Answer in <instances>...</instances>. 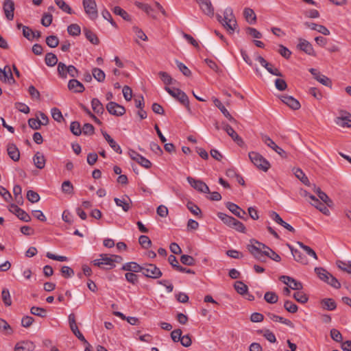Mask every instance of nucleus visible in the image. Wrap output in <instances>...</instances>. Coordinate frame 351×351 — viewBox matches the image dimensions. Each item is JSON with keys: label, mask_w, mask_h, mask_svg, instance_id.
<instances>
[{"label": "nucleus", "mask_w": 351, "mask_h": 351, "mask_svg": "<svg viewBox=\"0 0 351 351\" xmlns=\"http://www.w3.org/2000/svg\"><path fill=\"white\" fill-rule=\"evenodd\" d=\"M217 19L230 34H233L238 27L236 18L231 8H227L224 10L223 17L217 14Z\"/></svg>", "instance_id": "obj_1"}, {"label": "nucleus", "mask_w": 351, "mask_h": 351, "mask_svg": "<svg viewBox=\"0 0 351 351\" xmlns=\"http://www.w3.org/2000/svg\"><path fill=\"white\" fill-rule=\"evenodd\" d=\"M99 258L93 261V264L100 268L111 269L116 267V263L122 262L123 258L121 256L114 254H102Z\"/></svg>", "instance_id": "obj_2"}, {"label": "nucleus", "mask_w": 351, "mask_h": 351, "mask_svg": "<svg viewBox=\"0 0 351 351\" xmlns=\"http://www.w3.org/2000/svg\"><path fill=\"white\" fill-rule=\"evenodd\" d=\"M165 89L171 96L184 106L189 113L192 112L189 105V97L184 92L179 88H171L168 86H166Z\"/></svg>", "instance_id": "obj_3"}, {"label": "nucleus", "mask_w": 351, "mask_h": 351, "mask_svg": "<svg viewBox=\"0 0 351 351\" xmlns=\"http://www.w3.org/2000/svg\"><path fill=\"white\" fill-rule=\"evenodd\" d=\"M248 155L251 162L259 169L266 172L270 168L269 162L260 154L251 152Z\"/></svg>", "instance_id": "obj_4"}, {"label": "nucleus", "mask_w": 351, "mask_h": 351, "mask_svg": "<svg viewBox=\"0 0 351 351\" xmlns=\"http://www.w3.org/2000/svg\"><path fill=\"white\" fill-rule=\"evenodd\" d=\"M141 272L145 276L154 279L159 278L162 275L160 269L154 264H146L142 266Z\"/></svg>", "instance_id": "obj_5"}, {"label": "nucleus", "mask_w": 351, "mask_h": 351, "mask_svg": "<svg viewBox=\"0 0 351 351\" xmlns=\"http://www.w3.org/2000/svg\"><path fill=\"white\" fill-rule=\"evenodd\" d=\"M187 181L190 185L199 192L204 193H210V189L207 184L203 181L199 180H195L193 178L188 177Z\"/></svg>", "instance_id": "obj_6"}, {"label": "nucleus", "mask_w": 351, "mask_h": 351, "mask_svg": "<svg viewBox=\"0 0 351 351\" xmlns=\"http://www.w3.org/2000/svg\"><path fill=\"white\" fill-rule=\"evenodd\" d=\"M261 139L265 145H267L269 147L275 151L281 157L285 158L287 156V154L285 152V150L280 147L279 146H278L268 136L262 134Z\"/></svg>", "instance_id": "obj_7"}, {"label": "nucleus", "mask_w": 351, "mask_h": 351, "mask_svg": "<svg viewBox=\"0 0 351 351\" xmlns=\"http://www.w3.org/2000/svg\"><path fill=\"white\" fill-rule=\"evenodd\" d=\"M106 109L110 114L119 117L125 113V109L119 104L110 101L106 105Z\"/></svg>", "instance_id": "obj_8"}, {"label": "nucleus", "mask_w": 351, "mask_h": 351, "mask_svg": "<svg viewBox=\"0 0 351 351\" xmlns=\"http://www.w3.org/2000/svg\"><path fill=\"white\" fill-rule=\"evenodd\" d=\"M199 4L202 11L208 16H213L214 8L210 0H195Z\"/></svg>", "instance_id": "obj_9"}, {"label": "nucleus", "mask_w": 351, "mask_h": 351, "mask_svg": "<svg viewBox=\"0 0 351 351\" xmlns=\"http://www.w3.org/2000/svg\"><path fill=\"white\" fill-rule=\"evenodd\" d=\"M280 280L287 285L289 287L293 290L299 291L303 288L302 284L300 282L295 280L291 277L282 276L280 277Z\"/></svg>", "instance_id": "obj_10"}, {"label": "nucleus", "mask_w": 351, "mask_h": 351, "mask_svg": "<svg viewBox=\"0 0 351 351\" xmlns=\"http://www.w3.org/2000/svg\"><path fill=\"white\" fill-rule=\"evenodd\" d=\"M310 73L313 75L314 78L322 84L330 87L332 86V81L327 76L321 74L317 69H311Z\"/></svg>", "instance_id": "obj_11"}, {"label": "nucleus", "mask_w": 351, "mask_h": 351, "mask_svg": "<svg viewBox=\"0 0 351 351\" xmlns=\"http://www.w3.org/2000/svg\"><path fill=\"white\" fill-rule=\"evenodd\" d=\"M3 10L6 19L12 21L14 19V3L12 0H5L3 5Z\"/></svg>", "instance_id": "obj_12"}, {"label": "nucleus", "mask_w": 351, "mask_h": 351, "mask_svg": "<svg viewBox=\"0 0 351 351\" xmlns=\"http://www.w3.org/2000/svg\"><path fill=\"white\" fill-rule=\"evenodd\" d=\"M36 348L34 343L29 340L21 341L14 347L15 351H33Z\"/></svg>", "instance_id": "obj_13"}, {"label": "nucleus", "mask_w": 351, "mask_h": 351, "mask_svg": "<svg viewBox=\"0 0 351 351\" xmlns=\"http://www.w3.org/2000/svg\"><path fill=\"white\" fill-rule=\"evenodd\" d=\"M114 201L117 206H120L125 212H128L132 206V201L127 195H123L121 198L115 197Z\"/></svg>", "instance_id": "obj_14"}, {"label": "nucleus", "mask_w": 351, "mask_h": 351, "mask_svg": "<svg viewBox=\"0 0 351 351\" xmlns=\"http://www.w3.org/2000/svg\"><path fill=\"white\" fill-rule=\"evenodd\" d=\"M298 48L305 52L306 54L315 56L316 54L312 45L306 40L300 38L298 45Z\"/></svg>", "instance_id": "obj_15"}, {"label": "nucleus", "mask_w": 351, "mask_h": 351, "mask_svg": "<svg viewBox=\"0 0 351 351\" xmlns=\"http://www.w3.org/2000/svg\"><path fill=\"white\" fill-rule=\"evenodd\" d=\"M226 206L230 212H232L237 217L240 219H245V216L246 215L245 211L241 209L237 204L228 202L226 204Z\"/></svg>", "instance_id": "obj_16"}, {"label": "nucleus", "mask_w": 351, "mask_h": 351, "mask_svg": "<svg viewBox=\"0 0 351 351\" xmlns=\"http://www.w3.org/2000/svg\"><path fill=\"white\" fill-rule=\"evenodd\" d=\"M71 132L75 136L80 135L82 132L84 134L88 133V123L83 125L81 128L80 124L77 121H73L70 125Z\"/></svg>", "instance_id": "obj_17"}, {"label": "nucleus", "mask_w": 351, "mask_h": 351, "mask_svg": "<svg viewBox=\"0 0 351 351\" xmlns=\"http://www.w3.org/2000/svg\"><path fill=\"white\" fill-rule=\"evenodd\" d=\"M281 100L284 104L293 110H298L301 106L300 102L292 96L282 95L281 97Z\"/></svg>", "instance_id": "obj_18"}, {"label": "nucleus", "mask_w": 351, "mask_h": 351, "mask_svg": "<svg viewBox=\"0 0 351 351\" xmlns=\"http://www.w3.org/2000/svg\"><path fill=\"white\" fill-rule=\"evenodd\" d=\"M269 217L274 221H276L277 223L280 224V226H283L285 228H286L289 231H290L291 232H295V229L291 225H289V223H287V222L283 221L282 219L280 217V215L277 213H276L274 211H271L269 213Z\"/></svg>", "instance_id": "obj_19"}, {"label": "nucleus", "mask_w": 351, "mask_h": 351, "mask_svg": "<svg viewBox=\"0 0 351 351\" xmlns=\"http://www.w3.org/2000/svg\"><path fill=\"white\" fill-rule=\"evenodd\" d=\"M248 250L255 258L261 261H263L264 256L269 254V251H261L255 244L248 245Z\"/></svg>", "instance_id": "obj_20"}, {"label": "nucleus", "mask_w": 351, "mask_h": 351, "mask_svg": "<svg viewBox=\"0 0 351 351\" xmlns=\"http://www.w3.org/2000/svg\"><path fill=\"white\" fill-rule=\"evenodd\" d=\"M213 103L215 105V106L220 110L221 113L232 123H237V120L232 117V116L230 114L228 110L225 108V106L222 104L219 99H218L217 98H214Z\"/></svg>", "instance_id": "obj_21"}, {"label": "nucleus", "mask_w": 351, "mask_h": 351, "mask_svg": "<svg viewBox=\"0 0 351 351\" xmlns=\"http://www.w3.org/2000/svg\"><path fill=\"white\" fill-rule=\"evenodd\" d=\"M33 162L38 169H43L45 166L46 159L43 153L37 152L33 157Z\"/></svg>", "instance_id": "obj_22"}, {"label": "nucleus", "mask_w": 351, "mask_h": 351, "mask_svg": "<svg viewBox=\"0 0 351 351\" xmlns=\"http://www.w3.org/2000/svg\"><path fill=\"white\" fill-rule=\"evenodd\" d=\"M0 80L4 83L12 84L14 83V79L11 71L10 67L8 65L5 66L3 68V75Z\"/></svg>", "instance_id": "obj_23"}, {"label": "nucleus", "mask_w": 351, "mask_h": 351, "mask_svg": "<svg viewBox=\"0 0 351 351\" xmlns=\"http://www.w3.org/2000/svg\"><path fill=\"white\" fill-rule=\"evenodd\" d=\"M7 152L10 158L14 161H18L19 160L20 152L14 144H8L7 147Z\"/></svg>", "instance_id": "obj_24"}, {"label": "nucleus", "mask_w": 351, "mask_h": 351, "mask_svg": "<svg viewBox=\"0 0 351 351\" xmlns=\"http://www.w3.org/2000/svg\"><path fill=\"white\" fill-rule=\"evenodd\" d=\"M223 129L227 132V134L239 145L243 143L242 138L237 134L234 130L228 124H224Z\"/></svg>", "instance_id": "obj_25"}, {"label": "nucleus", "mask_w": 351, "mask_h": 351, "mask_svg": "<svg viewBox=\"0 0 351 351\" xmlns=\"http://www.w3.org/2000/svg\"><path fill=\"white\" fill-rule=\"evenodd\" d=\"M68 88L69 90L75 93H82L85 88L84 85L77 80H70L68 83Z\"/></svg>", "instance_id": "obj_26"}, {"label": "nucleus", "mask_w": 351, "mask_h": 351, "mask_svg": "<svg viewBox=\"0 0 351 351\" xmlns=\"http://www.w3.org/2000/svg\"><path fill=\"white\" fill-rule=\"evenodd\" d=\"M305 25L313 30H315L323 35L328 36L330 34V31L324 25H318L314 23H305Z\"/></svg>", "instance_id": "obj_27"}, {"label": "nucleus", "mask_w": 351, "mask_h": 351, "mask_svg": "<svg viewBox=\"0 0 351 351\" xmlns=\"http://www.w3.org/2000/svg\"><path fill=\"white\" fill-rule=\"evenodd\" d=\"M106 141L108 142L110 147L117 153L121 154L122 150L116 141L106 132H102Z\"/></svg>", "instance_id": "obj_28"}, {"label": "nucleus", "mask_w": 351, "mask_h": 351, "mask_svg": "<svg viewBox=\"0 0 351 351\" xmlns=\"http://www.w3.org/2000/svg\"><path fill=\"white\" fill-rule=\"evenodd\" d=\"M243 16L250 24H254L256 21V16L254 10L249 8H245L243 10Z\"/></svg>", "instance_id": "obj_29"}, {"label": "nucleus", "mask_w": 351, "mask_h": 351, "mask_svg": "<svg viewBox=\"0 0 351 351\" xmlns=\"http://www.w3.org/2000/svg\"><path fill=\"white\" fill-rule=\"evenodd\" d=\"M290 249L295 261L303 265H307L308 263L307 258L302 254L301 252H300L298 250L293 249L291 247Z\"/></svg>", "instance_id": "obj_30"}, {"label": "nucleus", "mask_w": 351, "mask_h": 351, "mask_svg": "<svg viewBox=\"0 0 351 351\" xmlns=\"http://www.w3.org/2000/svg\"><path fill=\"white\" fill-rule=\"evenodd\" d=\"M121 269L124 271H128L133 272H141L142 266L139 265L136 263L130 262L127 263L123 265Z\"/></svg>", "instance_id": "obj_31"}, {"label": "nucleus", "mask_w": 351, "mask_h": 351, "mask_svg": "<svg viewBox=\"0 0 351 351\" xmlns=\"http://www.w3.org/2000/svg\"><path fill=\"white\" fill-rule=\"evenodd\" d=\"M136 5L138 8L146 12L147 15L150 16L153 19L156 18L154 8H152L149 5L140 2L136 3Z\"/></svg>", "instance_id": "obj_32"}, {"label": "nucleus", "mask_w": 351, "mask_h": 351, "mask_svg": "<svg viewBox=\"0 0 351 351\" xmlns=\"http://www.w3.org/2000/svg\"><path fill=\"white\" fill-rule=\"evenodd\" d=\"M267 316L271 320H272L274 322H279L286 324L290 327L293 326V323L289 319H285L282 317H280L278 315H275L274 313H269L267 314Z\"/></svg>", "instance_id": "obj_33"}, {"label": "nucleus", "mask_w": 351, "mask_h": 351, "mask_svg": "<svg viewBox=\"0 0 351 351\" xmlns=\"http://www.w3.org/2000/svg\"><path fill=\"white\" fill-rule=\"evenodd\" d=\"M322 308L328 311L335 310L337 307L335 300L332 298H325L321 301Z\"/></svg>", "instance_id": "obj_34"}, {"label": "nucleus", "mask_w": 351, "mask_h": 351, "mask_svg": "<svg viewBox=\"0 0 351 351\" xmlns=\"http://www.w3.org/2000/svg\"><path fill=\"white\" fill-rule=\"evenodd\" d=\"M315 272L316 273L319 278L325 282H327L328 278H330V276L331 274L322 267H315Z\"/></svg>", "instance_id": "obj_35"}, {"label": "nucleus", "mask_w": 351, "mask_h": 351, "mask_svg": "<svg viewBox=\"0 0 351 351\" xmlns=\"http://www.w3.org/2000/svg\"><path fill=\"white\" fill-rule=\"evenodd\" d=\"M293 173L297 178H298L306 186H310L311 183L305 175V173L303 172V171L300 169H293Z\"/></svg>", "instance_id": "obj_36"}, {"label": "nucleus", "mask_w": 351, "mask_h": 351, "mask_svg": "<svg viewBox=\"0 0 351 351\" xmlns=\"http://www.w3.org/2000/svg\"><path fill=\"white\" fill-rule=\"evenodd\" d=\"M217 216L226 225L230 228L235 221V218L223 213H218Z\"/></svg>", "instance_id": "obj_37"}, {"label": "nucleus", "mask_w": 351, "mask_h": 351, "mask_svg": "<svg viewBox=\"0 0 351 351\" xmlns=\"http://www.w3.org/2000/svg\"><path fill=\"white\" fill-rule=\"evenodd\" d=\"M92 75L93 77L99 82H103L106 78L105 73L99 68H93L92 69Z\"/></svg>", "instance_id": "obj_38"}, {"label": "nucleus", "mask_w": 351, "mask_h": 351, "mask_svg": "<svg viewBox=\"0 0 351 351\" xmlns=\"http://www.w3.org/2000/svg\"><path fill=\"white\" fill-rule=\"evenodd\" d=\"M234 287L237 292L241 295H244L248 291L247 286L241 281H237L234 285Z\"/></svg>", "instance_id": "obj_39"}, {"label": "nucleus", "mask_w": 351, "mask_h": 351, "mask_svg": "<svg viewBox=\"0 0 351 351\" xmlns=\"http://www.w3.org/2000/svg\"><path fill=\"white\" fill-rule=\"evenodd\" d=\"M112 12L114 14L121 16L124 20H125L127 21H130L131 20V17L128 14V12L119 6H115L112 9Z\"/></svg>", "instance_id": "obj_40"}, {"label": "nucleus", "mask_w": 351, "mask_h": 351, "mask_svg": "<svg viewBox=\"0 0 351 351\" xmlns=\"http://www.w3.org/2000/svg\"><path fill=\"white\" fill-rule=\"evenodd\" d=\"M45 62L48 66H53L58 63V58L53 53H47L45 56Z\"/></svg>", "instance_id": "obj_41"}, {"label": "nucleus", "mask_w": 351, "mask_h": 351, "mask_svg": "<svg viewBox=\"0 0 351 351\" xmlns=\"http://www.w3.org/2000/svg\"><path fill=\"white\" fill-rule=\"evenodd\" d=\"M91 106L93 111L97 114H102L104 111L102 104L97 99H93Z\"/></svg>", "instance_id": "obj_42"}, {"label": "nucleus", "mask_w": 351, "mask_h": 351, "mask_svg": "<svg viewBox=\"0 0 351 351\" xmlns=\"http://www.w3.org/2000/svg\"><path fill=\"white\" fill-rule=\"evenodd\" d=\"M336 264L337 267L342 271L351 274V261H343L338 260Z\"/></svg>", "instance_id": "obj_43"}, {"label": "nucleus", "mask_w": 351, "mask_h": 351, "mask_svg": "<svg viewBox=\"0 0 351 351\" xmlns=\"http://www.w3.org/2000/svg\"><path fill=\"white\" fill-rule=\"evenodd\" d=\"M98 16L97 5L95 0H89V19H95Z\"/></svg>", "instance_id": "obj_44"}, {"label": "nucleus", "mask_w": 351, "mask_h": 351, "mask_svg": "<svg viewBox=\"0 0 351 351\" xmlns=\"http://www.w3.org/2000/svg\"><path fill=\"white\" fill-rule=\"evenodd\" d=\"M0 330L5 335H11L13 332L10 324L1 318H0Z\"/></svg>", "instance_id": "obj_45"}, {"label": "nucleus", "mask_w": 351, "mask_h": 351, "mask_svg": "<svg viewBox=\"0 0 351 351\" xmlns=\"http://www.w3.org/2000/svg\"><path fill=\"white\" fill-rule=\"evenodd\" d=\"M55 3L63 12L70 14L73 13L71 7L64 0H55Z\"/></svg>", "instance_id": "obj_46"}, {"label": "nucleus", "mask_w": 351, "mask_h": 351, "mask_svg": "<svg viewBox=\"0 0 351 351\" xmlns=\"http://www.w3.org/2000/svg\"><path fill=\"white\" fill-rule=\"evenodd\" d=\"M299 246L305 252V253L311 257H313L314 259L317 260V256L315 252L309 246H307L302 243V242H298Z\"/></svg>", "instance_id": "obj_47"}, {"label": "nucleus", "mask_w": 351, "mask_h": 351, "mask_svg": "<svg viewBox=\"0 0 351 351\" xmlns=\"http://www.w3.org/2000/svg\"><path fill=\"white\" fill-rule=\"evenodd\" d=\"M265 301L269 304H275L278 302V296L272 291L266 292L264 296Z\"/></svg>", "instance_id": "obj_48"}, {"label": "nucleus", "mask_w": 351, "mask_h": 351, "mask_svg": "<svg viewBox=\"0 0 351 351\" xmlns=\"http://www.w3.org/2000/svg\"><path fill=\"white\" fill-rule=\"evenodd\" d=\"M158 75H159L161 80L166 85H170V84H173V82H175V80L167 72L160 71Z\"/></svg>", "instance_id": "obj_49"}, {"label": "nucleus", "mask_w": 351, "mask_h": 351, "mask_svg": "<svg viewBox=\"0 0 351 351\" xmlns=\"http://www.w3.org/2000/svg\"><path fill=\"white\" fill-rule=\"evenodd\" d=\"M68 33L73 36H76L80 34L81 28L77 24H71L67 27Z\"/></svg>", "instance_id": "obj_50"}, {"label": "nucleus", "mask_w": 351, "mask_h": 351, "mask_svg": "<svg viewBox=\"0 0 351 351\" xmlns=\"http://www.w3.org/2000/svg\"><path fill=\"white\" fill-rule=\"evenodd\" d=\"M30 312L32 314L40 317H45L47 315V311L43 308L38 306H32L30 309Z\"/></svg>", "instance_id": "obj_51"}, {"label": "nucleus", "mask_w": 351, "mask_h": 351, "mask_svg": "<svg viewBox=\"0 0 351 351\" xmlns=\"http://www.w3.org/2000/svg\"><path fill=\"white\" fill-rule=\"evenodd\" d=\"M46 44L51 48L56 47L59 44V39L56 36H49L46 38Z\"/></svg>", "instance_id": "obj_52"}, {"label": "nucleus", "mask_w": 351, "mask_h": 351, "mask_svg": "<svg viewBox=\"0 0 351 351\" xmlns=\"http://www.w3.org/2000/svg\"><path fill=\"white\" fill-rule=\"evenodd\" d=\"M293 298L295 300L302 304H304L308 301V296L302 291H297L294 293Z\"/></svg>", "instance_id": "obj_53"}, {"label": "nucleus", "mask_w": 351, "mask_h": 351, "mask_svg": "<svg viewBox=\"0 0 351 351\" xmlns=\"http://www.w3.org/2000/svg\"><path fill=\"white\" fill-rule=\"evenodd\" d=\"M335 123L341 128H351V119L350 118L343 119L342 118H336Z\"/></svg>", "instance_id": "obj_54"}, {"label": "nucleus", "mask_w": 351, "mask_h": 351, "mask_svg": "<svg viewBox=\"0 0 351 351\" xmlns=\"http://www.w3.org/2000/svg\"><path fill=\"white\" fill-rule=\"evenodd\" d=\"M180 261L182 264L189 265V266H193L195 263V260L193 257L189 255H182L180 257Z\"/></svg>", "instance_id": "obj_55"}, {"label": "nucleus", "mask_w": 351, "mask_h": 351, "mask_svg": "<svg viewBox=\"0 0 351 351\" xmlns=\"http://www.w3.org/2000/svg\"><path fill=\"white\" fill-rule=\"evenodd\" d=\"M2 300L5 306H10L12 304V300L10 294L7 289H3L1 292Z\"/></svg>", "instance_id": "obj_56"}, {"label": "nucleus", "mask_w": 351, "mask_h": 351, "mask_svg": "<svg viewBox=\"0 0 351 351\" xmlns=\"http://www.w3.org/2000/svg\"><path fill=\"white\" fill-rule=\"evenodd\" d=\"M138 242L140 245L145 249L149 248L152 245L151 240L147 236L145 235L140 236L138 239Z\"/></svg>", "instance_id": "obj_57"}, {"label": "nucleus", "mask_w": 351, "mask_h": 351, "mask_svg": "<svg viewBox=\"0 0 351 351\" xmlns=\"http://www.w3.org/2000/svg\"><path fill=\"white\" fill-rule=\"evenodd\" d=\"M101 15L104 19L108 21L114 27L117 28V24L113 20L110 13L106 10L104 9L101 12Z\"/></svg>", "instance_id": "obj_58"}, {"label": "nucleus", "mask_w": 351, "mask_h": 351, "mask_svg": "<svg viewBox=\"0 0 351 351\" xmlns=\"http://www.w3.org/2000/svg\"><path fill=\"white\" fill-rule=\"evenodd\" d=\"M27 198L32 203H36L40 200V195L32 190L27 192Z\"/></svg>", "instance_id": "obj_59"}, {"label": "nucleus", "mask_w": 351, "mask_h": 351, "mask_svg": "<svg viewBox=\"0 0 351 351\" xmlns=\"http://www.w3.org/2000/svg\"><path fill=\"white\" fill-rule=\"evenodd\" d=\"M285 308L289 313H295L298 311V306L293 302L287 300L284 304Z\"/></svg>", "instance_id": "obj_60"}, {"label": "nucleus", "mask_w": 351, "mask_h": 351, "mask_svg": "<svg viewBox=\"0 0 351 351\" xmlns=\"http://www.w3.org/2000/svg\"><path fill=\"white\" fill-rule=\"evenodd\" d=\"M53 16L51 14L44 13L41 19V24L45 27H49L52 23Z\"/></svg>", "instance_id": "obj_61"}, {"label": "nucleus", "mask_w": 351, "mask_h": 351, "mask_svg": "<svg viewBox=\"0 0 351 351\" xmlns=\"http://www.w3.org/2000/svg\"><path fill=\"white\" fill-rule=\"evenodd\" d=\"M313 206H315L317 209H318L320 212H322L323 214L326 215H330V211L328 208L326 207V206L322 203L319 199L317 201V204H313Z\"/></svg>", "instance_id": "obj_62"}, {"label": "nucleus", "mask_w": 351, "mask_h": 351, "mask_svg": "<svg viewBox=\"0 0 351 351\" xmlns=\"http://www.w3.org/2000/svg\"><path fill=\"white\" fill-rule=\"evenodd\" d=\"M61 274L64 278H69L74 275V271L68 266H63L61 268Z\"/></svg>", "instance_id": "obj_63"}, {"label": "nucleus", "mask_w": 351, "mask_h": 351, "mask_svg": "<svg viewBox=\"0 0 351 351\" xmlns=\"http://www.w3.org/2000/svg\"><path fill=\"white\" fill-rule=\"evenodd\" d=\"M29 126L34 130H38L41 126V121L40 119L31 118L28 120Z\"/></svg>", "instance_id": "obj_64"}]
</instances>
